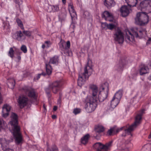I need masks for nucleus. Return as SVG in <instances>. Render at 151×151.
<instances>
[{
  "label": "nucleus",
  "instance_id": "nucleus-1",
  "mask_svg": "<svg viewBox=\"0 0 151 151\" xmlns=\"http://www.w3.org/2000/svg\"><path fill=\"white\" fill-rule=\"evenodd\" d=\"M89 88L92 91V96H88L86 99L85 108L88 113L93 111L97 106L96 102L97 101V95L98 92L97 86L94 85H91Z\"/></svg>",
  "mask_w": 151,
  "mask_h": 151
},
{
  "label": "nucleus",
  "instance_id": "nucleus-2",
  "mask_svg": "<svg viewBox=\"0 0 151 151\" xmlns=\"http://www.w3.org/2000/svg\"><path fill=\"white\" fill-rule=\"evenodd\" d=\"M12 120L10 122L12 126V133L13 135L15 142L17 145L22 144L23 139L21 134L20 128L18 125L17 115L14 113H12L11 115Z\"/></svg>",
  "mask_w": 151,
  "mask_h": 151
},
{
  "label": "nucleus",
  "instance_id": "nucleus-3",
  "mask_svg": "<svg viewBox=\"0 0 151 151\" xmlns=\"http://www.w3.org/2000/svg\"><path fill=\"white\" fill-rule=\"evenodd\" d=\"M89 55H88V65L85 67L84 69V72L83 73L79 75L78 78V84L79 86L81 87L84 84L86 79H88L89 76L92 73V69L91 67L88 65V63L91 62V60L89 58Z\"/></svg>",
  "mask_w": 151,
  "mask_h": 151
},
{
  "label": "nucleus",
  "instance_id": "nucleus-4",
  "mask_svg": "<svg viewBox=\"0 0 151 151\" xmlns=\"http://www.w3.org/2000/svg\"><path fill=\"white\" fill-rule=\"evenodd\" d=\"M127 3L128 6H122L120 10L121 15L122 17H125L128 15L130 11H131V8L136 6L138 0H125Z\"/></svg>",
  "mask_w": 151,
  "mask_h": 151
},
{
  "label": "nucleus",
  "instance_id": "nucleus-5",
  "mask_svg": "<svg viewBox=\"0 0 151 151\" xmlns=\"http://www.w3.org/2000/svg\"><path fill=\"white\" fill-rule=\"evenodd\" d=\"M149 16L145 12H139L136 15L135 18V23L140 26H144L147 24L149 21Z\"/></svg>",
  "mask_w": 151,
  "mask_h": 151
},
{
  "label": "nucleus",
  "instance_id": "nucleus-6",
  "mask_svg": "<svg viewBox=\"0 0 151 151\" xmlns=\"http://www.w3.org/2000/svg\"><path fill=\"white\" fill-rule=\"evenodd\" d=\"M145 110L142 109L139 113L137 114L135 118V121L134 123L130 126L128 129L125 130V132L126 134H131V132L133 131L137 126L138 125L142 119V116L144 113Z\"/></svg>",
  "mask_w": 151,
  "mask_h": 151
},
{
  "label": "nucleus",
  "instance_id": "nucleus-7",
  "mask_svg": "<svg viewBox=\"0 0 151 151\" xmlns=\"http://www.w3.org/2000/svg\"><path fill=\"white\" fill-rule=\"evenodd\" d=\"M113 141H111L104 145L100 142H96L93 145L94 149L97 151H108L112 146Z\"/></svg>",
  "mask_w": 151,
  "mask_h": 151
},
{
  "label": "nucleus",
  "instance_id": "nucleus-8",
  "mask_svg": "<svg viewBox=\"0 0 151 151\" xmlns=\"http://www.w3.org/2000/svg\"><path fill=\"white\" fill-rule=\"evenodd\" d=\"M113 37L115 41L119 44H122L124 41V36L123 33L119 28H115L113 33Z\"/></svg>",
  "mask_w": 151,
  "mask_h": 151
},
{
  "label": "nucleus",
  "instance_id": "nucleus-9",
  "mask_svg": "<svg viewBox=\"0 0 151 151\" xmlns=\"http://www.w3.org/2000/svg\"><path fill=\"white\" fill-rule=\"evenodd\" d=\"M139 9L142 11H148L151 12V1L148 0H144L141 1L138 6Z\"/></svg>",
  "mask_w": 151,
  "mask_h": 151
},
{
  "label": "nucleus",
  "instance_id": "nucleus-10",
  "mask_svg": "<svg viewBox=\"0 0 151 151\" xmlns=\"http://www.w3.org/2000/svg\"><path fill=\"white\" fill-rule=\"evenodd\" d=\"M132 31H128L129 34L133 37H138L139 36H142L143 35V32L145 31L144 29L142 28H138L137 27H134L131 29Z\"/></svg>",
  "mask_w": 151,
  "mask_h": 151
},
{
  "label": "nucleus",
  "instance_id": "nucleus-11",
  "mask_svg": "<svg viewBox=\"0 0 151 151\" xmlns=\"http://www.w3.org/2000/svg\"><path fill=\"white\" fill-rule=\"evenodd\" d=\"M59 45L60 49L63 52L64 54H68L69 53V49L70 46V41H67L66 44L65 42L64 41H61L58 44Z\"/></svg>",
  "mask_w": 151,
  "mask_h": 151
},
{
  "label": "nucleus",
  "instance_id": "nucleus-12",
  "mask_svg": "<svg viewBox=\"0 0 151 151\" xmlns=\"http://www.w3.org/2000/svg\"><path fill=\"white\" fill-rule=\"evenodd\" d=\"M105 85L107 87V91H101L98 95V99L100 102H102L105 100L107 97L108 91H109V84L107 83H105Z\"/></svg>",
  "mask_w": 151,
  "mask_h": 151
},
{
  "label": "nucleus",
  "instance_id": "nucleus-13",
  "mask_svg": "<svg viewBox=\"0 0 151 151\" xmlns=\"http://www.w3.org/2000/svg\"><path fill=\"white\" fill-rule=\"evenodd\" d=\"M51 90L54 93L56 94L61 87L60 82L56 81L50 84Z\"/></svg>",
  "mask_w": 151,
  "mask_h": 151
},
{
  "label": "nucleus",
  "instance_id": "nucleus-14",
  "mask_svg": "<svg viewBox=\"0 0 151 151\" xmlns=\"http://www.w3.org/2000/svg\"><path fill=\"white\" fill-rule=\"evenodd\" d=\"M28 100V99L27 97L23 96H20L18 101L20 108H22L26 106Z\"/></svg>",
  "mask_w": 151,
  "mask_h": 151
},
{
  "label": "nucleus",
  "instance_id": "nucleus-15",
  "mask_svg": "<svg viewBox=\"0 0 151 151\" xmlns=\"http://www.w3.org/2000/svg\"><path fill=\"white\" fill-rule=\"evenodd\" d=\"M101 17L106 21L109 22L113 21L114 18L112 14L108 11H105L102 14Z\"/></svg>",
  "mask_w": 151,
  "mask_h": 151
},
{
  "label": "nucleus",
  "instance_id": "nucleus-16",
  "mask_svg": "<svg viewBox=\"0 0 151 151\" xmlns=\"http://www.w3.org/2000/svg\"><path fill=\"white\" fill-rule=\"evenodd\" d=\"M13 37L15 39L17 40L18 41H22L25 38V36L23 35L21 31H17L13 35Z\"/></svg>",
  "mask_w": 151,
  "mask_h": 151
},
{
  "label": "nucleus",
  "instance_id": "nucleus-17",
  "mask_svg": "<svg viewBox=\"0 0 151 151\" xmlns=\"http://www.w3.org/2000/svg\"><path fill=\"white\" fill-rule=\"evenodd\" d=\"M11 109V106L9 105H4L2 107V116L3 117H6L9 114V112Z\"/></svg>",
  "mask_w": 151,
  "mask_h": 151
},
{
  "label": "nucleus",
  "instance_id": "nucleus-18",
  "mask_svg": "<svg viewBox=\"0 0 151 151\" xmlns=\"http://www.w3.org/2000/svg\"><path fill=\"white\" fill-rule=\"evenodd\" d=\"M23 89L26 93L28 94L29 97L35 99H36V96L34 90H30L29 88L27 87H24Z\"/></svg>",
  "mask_w": 151,
  "mask_h": 151
},
{
  "label": "nucleus",
  "instance_id": "nucleus-19",
  "mask_svg": "<svg viewBox=\"0 0 151 151\" xmlns=\"http://www.w3.org/2000/svg\"><path fill=\"white\" fill-rule=\"evenodd\" d=\"M126 63V61L124 59L120 60L118 64L116 66V69L118 71H122L123 70L124 66Z\"/></svg>",
  "mask_w": 151,
  "mask_h": 151
},
{
  "label": "nucleus",
  "instance_id": "nucleus-20",
  "mask_svg": "<svg viewBox=\"0 0 151 151\" xmlns=\"http://www.w3.org/2000/svg\"><path fill=\"white\" fill-rule=\"evenodd\" d=\"M104 5L108 9H110L115 4L114 0H104Z\"/></svg>",
  "mask_w": 151,
  "mask_h": 151
},
{
  "label": "nucleus",
  "instance_id": "nucleus-21",
  "mask_svg": "<svg viewBox=\"0 0 151 151\" xmlns=\"http://www.w3.org/2000/svg\"><path fill=\"white\" fill-rule=\"evenodd\" d=\"M58 60L59 57L55 55L50 59L48 63L50 65L52 64L57 65L58 63Z\"/></svg>",
  "mask_w": 151,
  "mask_h": 151
},
{
  "label": "nucleus",
  "instance_id": "nucleus-22",
  "mask_svg": "<svg viewBox=\"0 0 151 151\" xmlns=\"http://www.w3.org/2000/svg\"><path fill=\"white\" fill-rule=\"evenodd\" d=\"M7 83L9 88L11 89L14 88L15 85V81L13 79H9Z\"/></svg>",
  "mask_w": 151,
  "mask_h": 151
},
{
  "label": "nucleus",
  "instance_id": "nucleus-23",
  "mask_svg": "<svg viewBox=\"0 0 151 151\" xmlns=\"http://www.w3.org/2000/svg\"><path fill=\"white\" fill-rule=\"evenodd\" d=\"M122 89H120L115 93L113 98L120 101L122 95Z\"/></svg>",
  "mask_w": 151,
  "mask_h": 151
},
{
  "label": "nucleus",
  "instance_id": "nucleus-24",
  "mask_svg": "<svg viewBox=\"0 0 151 151\" xmlns=\"http://www.w3.org/2000/svg\"><path fill=\"white\" fill-rule=\"evenodd\" d=\"M119 102V100L113 97L111 101V107L112 108H115L118 105Z\"/></svg>",
  "mask_w": 151,
  "mask_h": 151
},
{
  "label": "nucleus",
  "instance_id": "nucleus-25",
  "mask_svg": "<svg viewBox=\"0 0 151 151\" xmlns=\"http://www.w3.org/2000/svg\"><path fill=\"white\" fill-rule=\"evenodd\" d=\"M46 69L47 74L50 75L52 73V66L49 63H45Z\"/></svg>",
  "mask_w": 151,
  "mask_h": 151
},
{
  "label": "nucleus",
  "instance_id": "nucleus-26",
  "mask_svg": "<svg viewBox=\"0 0 151 151\" xmlns=\"http://www.w3.org/2000/svg\"><path fill=\"white\" fill-rule=\"evenodd\" d=\"M149 69L147 67L144 66L141 68L140 70V75H142L148 73L149 71Z\"/></svg>",
  "mask_w": 151,
  "mask_h": 151
},
{
  "label": "nucleus",
  "instance_id": "nucleus-27",
  "mask_svg": "<svg viewBox=\"0 0 151 151\" xmlns=\"http://www.w3.org/2000/svg\"><path fill=\"white\" fill-rule=\"evenodd\" d=\"M131 139H129L127 140L125 142V145L126 146V148L124 149V150L128 151V149L132 146V144L131 142Z\"/></svg>",
  "mask_w": 151,
  "mask_h": 151
},
{
  "label": "nucleus",
  "instance_id": "nucleus-28",
  "mask_svg": "<svg viewBox=\"0 0 151 151\" xmlns=\"http://www.w3.org/2000/svg\"><path fill=\"white\" fill-rule=\"evenodd\" d=\"M89 135L87 134L81 139V142L84 145L86 144L88 142Z\"/></svg>",
  "mask_w": 151,
  "mask_h": 151
},
{
  "label": "nucleus",
  "instance_id": "nucleus-29",
  "mask_svg": "<svg viewBox=\"0 0 151 151\" xmlns=\"http://www.w3.org/2000/svg\"><path fill=\"white\" fill-rule=\"evenodd\" d=\"M116 130V132H118L120 130L119 129H116L115 127L111 128L108 131L107 134H108L109 135H111L112 133L115 132Z\"/></svg>",
  "mask_w": 151,
  "mask_h": 151
},
{
  "label": "nucleus",
  "instance_id": "nucleus-30",
  "mask_svg": "<svg viewBox=\"0 0 151 151\" xmlns=\"http://www.w3.org/2000/svg\"><path fill=\"white\" fill-rule=\"evenodd\" d=\"M7 126L6 122L2 119L0 118V131L1 129L5 128Z\"/></svg>",
  "mask_w": 151,
  "mask_h": 151
},
{
  "label": "nucleus",
  "instance_id": "nucleus-31",
  "mask_svg": "<svg viewBox=\"0 0 151 151\" xmlns=\"http://www.w3.org/2000/svg\"><path fill=\"white\" fill-rule=\"evenodd\" d=\"M47 151H58V150L56 146L55 145H53L50 148L48 146L47 149Z\"/></svg>",
  "mask_w": 151,
  "mask_h": 151
},
{
  "label": "nucleus",
  "instance_id": "nucleus-32",
  "mask_svg": "<svg viewBox=\"0 0 151 151\" xmlns=\"http://www.w3.org/2000/svg\"><path fill=\"white\" fill-rule=\"evenodd\" d=\"M68 9L72 19L73 20V17H74L75 15H76V12L74 9H70V8Z\"/></svg>",
  "mask_w": 151,
  "mask_h": 151
},
{
  "label": "nucleus",
  "instance_id": "nucleus-33",
  "mask_svg": "<svg viewBox=\"0 0 151 151\" xmlns=\"http://www.w3.org/2000/svg\"><path fill=\"white\" fill-rule=\"evenodd\" d=\"M51 90V88L50 86V84H49L48 86L45 88V92L49 97H50L51 96L50 94Z\"/></svg>",
  "mask_w": 151,
  "mask_h": 151
},
{
  "label": "nucleus",
  "instance_id": "nucleus-34",
  "mask_svg": "<svg viewBox=\"0 0 151 151\" xmlns=\"http://www.w3.org/2000/svg\"><path fill=\"white\" fill-rule=\"evenodd\" d=\"M83 17L87 19H89L91 17L89 12L87 11H85L84 12Z\"/></svg>",
  "mask_w": 151,
  "mask_h": 151
},
{
  "label": "nucleus",
  "instance_id": "nucleus-35",
  "mask_svg": "<svg viewBox=\"0 0 151 151\" xmlns=\"http://www.w3.org/2000/svg\"><path fill=\"white\" fill-rule=\"evenodd\" d=\"M10 28L11 27L9 23H6L4 24L3 27V29H6L7 31L9 32Z\"/></svg>",
  "mask_w": 151,
  "mask_h": 151
},
{
  "label": "nucleus",
  "instance_id": "nucleus-36",
  "mask_svg": "<svg viewBox=\"0 0 151 151\" xmlns=\"http://www.w3.org/2000/svg\"><path fill=\"white\" fill-rule=\"evenodd\" d=\"M95 133L94 135V136L95 137V138L97 139H99L101 136V135L100 134V133H101L99 132L96 130L95 131Z\"/></svg>",
  "mask_w": 151,
  "mask_h": 151
},
{
  "label": "nucleus",
  "instance_id": "nucleus-37",
  "mask_svg": "<svg viewBox=\"0 0 151 151\" xmlns=\"http://www.w3.org/2000/svg\"><path fill=\"white\" fill-rule=\"evenodd\" d=\"M51 7L52 10L54 12H57L59 10L58 5H52Z\"/></svg>",
  "mask_w": 151,
  "mask_h": 151
},
{
  "label": "nucleus",
  "instance_id": "nucleus-38",
  "mask_svg": "<svg viewBox=\"0 0 151 151\" xmlns=\"http://www.w3.org/2000/svg\"><path fill=\"white\" fill-rule=\"evenodd\" d=\"M23 32L27 36L29 37L31 36L32 32L29 31H25L24 30Z\"/></svg>",
  "mask_w": 151,
  "mask_h": 151
},
{
  "label": "nucleus",
  "instance_id": "nucleus-39",
  "mask_svg": "<svg viewBox=\"0 0 151 151\" xmlns=\"http://www.w3.org/2000/svg\"><path fill=\"white\" fill-rule=\"evenodd\" d=\"M21 50L24 53H27V48L24 45H22L20 48Z\"/></svg>",
  "mask_w": 151,
  "mask_h": 151
},
{
  "label": "nucleus",
  "instance_id": "nucleus-40",
  "mask_svg": "<svg viewBox=\"0 0 151 151\" xmlns=\"http://www.w3.org/2000/svg\"><path fill=\"white\" fill-rule=\"evenodd\" d=\"M14 51L12 48L11 47L10 48L9 50V56L12 58H13L14 56Z\"/></svg>",
  "mask_w": 151,
  "mask_h": 151
},
{
  "label": "nucleus",
  "instance_id": "nucleus-41",
  "mask_svg": "<svg viewBox=\"0 0 151 151\" xmlns=\"http://www.w3.org/2000/svg\"><path fill=\"white\" fill-rule=\"evenodd\" d=\"M116 27L115 25L111 24H108V26H107V29H109L110 30H112L114 28H115V27Z\"/></svg>",
  "mask_w": 151,
  "mask_h": 151
},
{
  "label": "nucleus",
  "instance_id": "nucleus-42",
  "mask_svg": "<svg viewBox=\"0 0 151 151\" xmlns=\"http://www.w3.org/2000/svg\"><path fill=\"white\" fill-rule=\"evenodd\" d=\"M14 2L16 4H18L19 9H20V5L22 4V0H14Z\"/></svg>",
  "mask_w": 151,
  "mask_h": 151
},
{
  "label": "nucleus",
  "instance_id": "nucleus-43",
  "mask_svg": "<svg viewBox=\"0 0 151 151\" xmlns=\"http://www.w3.org/2000/svg\"><path fill=\"white\" fill-rule=\"evenodd\" d=\"M42 75H43V76H45L46 75V74L43 72L40 74H39L37 76H36V77H35L34 79V80H35L36 79L37 80H38L40 78V76Z\"/></svg>",
  "mask_w": 151,
  "mask_h": 151
},
{
  "label": "nucleus",
  "instance_id": "nucleus-44",
  "mask_svg": "<svg viewBox=\"0 0 151 151\" xmlns=\"http://www.w3.org/2000/svg\"><path fill=\"white\" fill-rule=\"evenodd\" d=\"M81 109L79 108H76L73 111V113L75 114L76 115L81 112Z\"/></svg>",
  "mask_w": 151,
  "mask_h": 151
},
{
  "label": "nucleus",
  "instance_id": "nucleus-45",
  "mask_svg": "<svg viewBox=\"0 0 151 151\" xmlns=\"http://www.w3.org/2000/svg\"><path fill=\"white\" fill-rule=\"evenodd\" d=\"M96 130L99 132L101 133L104 131V129L103 127L100 126L98 127V129Z\"/></svg>",
  "mask_w": 151,
  "mask_h": 151
},
{
  "label": "nucleus",
  "instance_id": "nucleus-46",
  "mask_svg": "<svg viewBox=\"0 0 151 151\" xmlns=\"http://www.w3.org/2000/svg\"><path fill=\"white\" fill-rule=\"evenodd\" d=\"M108 24L106 23H103L101 24V27L102 29H107Z\"/></svg>",
  "mask_w": 151,
  "mask_h": 151
},
{
  "label": "nucleus",
  "instance_id": "nucleus-47",
  "mask_svg": "<svg viewBox=\"0 0 151 151\" xmlns=\"http://www.w3.org/2000/svg\"><path fill=\"white\" fill-rule=\"evenodd\" d=\"M106 83H107L108 84H109V83L107 82H105L104 83H103L102 84V89L103 90L104 89H105L106 90V91H107V88H106L107 87L105 85V84Z\"/></svg>",
  "mask_w": 151,
  "mask_h": 151
},
{
  "label": "nucleus",
  "instance_id": "nucleus-48",
  "mask_svg": "<svg viewBox=\"0 0 151 151\" xmlns=\"http://www.w3.org/2000/svg\"><path fill=\"white\" fill-rule=\"evenodd\" d=\"M17 22L19 25L20 27H21L23 25V24L21 21L19 19L17 20Z\"/></svg>",
  "mask_w": 151,
  "mask_h": 151
},
{
  "label": "nucleus",
  "instance_id": "nucleus-49",
  "mask_svg": "<svg viewBox=\"0 0 151 151\" xmlns=\"http://www.w3.org/2000/svg\"><path fill=\"white\" fill-rule=\"evenodd\" d=\"M1 88L0 87V104H2L3 102V97L1 92Z\"/></svg>",
  "mask_w": 151,
  "mask_h": 151
},
{
  "label": "nucleus",
  "instance_id": "nucleus-50",
  "mask_svg": "<svg viewBox=\"0 0 151 151\" xmlns=\"http://www.w3.org/2000/svg\"><path fill=\"white\" fill-rule=\"evenodd\" d=\"M72 21L73 20H72ZM76 23V22H73V21H72V22L71 25L72 26L73 28V29H74L75 28V25Z\"/></svg>",
  "mask_w": 151,
  "mask_h": 151
},
{
  "label": "nucleus",
  "instance_id": "nucleus-51",
  "mask_svg": "<svg viewBox=\"0 0 151 151\" xmlns=\"http://www.w3.org/2000/svg\"><path fill=\"white\" fill-rule=\"evenodd\" d=\"M50 41H46L45 42V43L47 44L48 45H47V46L48 47H49V46L48 45H50Z\"/></svg>",
  "mask_w": 151,
  "mask_h": 151
},
{
  "label": "nucleus",
  "instance_id": "nucleus-52",
  "mask_svg": "<svg viewBox=\"0 0 151 151\" xmlns=\"http://www.w3.org/2000/svg\"><path fill=\"white\" fill-rule=\"evenodd\" d=\"M68 6H69L68 8H70H70H71L70 9H74V6L73 5L70 4V5H69Z\"/></svg>",
  "mask_w": 151,
  "mask_h": 151
},
{
  "label": "nucleus",
  "instance_id": "nucleus-53",
  "mask_svg": "<svg viewBox=\"0 0 151 151\" xmlns=\"http://www.w3.org/2000/svg\"><path fill=\"white\" fill-rule=\"evenodd\" d=\"M4 151H14V150L12 149H11L9 148L6 149Z\"/></svg>",
  "mask_w": 151,
  "mask_h": 151
},
{
  "label": "nucleus",
  "instance_id": "nucleus-54",
  "mask_svg": "<svg viewBox=\"0 0 151 151\" xmlns=\"http://www.w3.org/2000/svg\"><path fill=\"white\" fill-rule=\"evenodd\" d=\"M58 107L56 106H54L53 108V110L54 111H55L57 109Z\"/></svg>",
  "mask_w": 151,
  "mask_h": 151
},
{
  "label": "nucleus",
  "instance_id": "nucleus-55",
  "mask_svg": "<svg viewBox=\"0 0 151 151\" xmlns=\"http://www.w3.org/2000/svg\"><path fill=\"white\" fill-rule=\"evenodd\" d=\"M52 119H55L57 118V116L56 115H52Z\"/></svg>",
  "mask_w": 151,
  "mask_h": 151
},
{
  "label": "nucleus",
  "instance_id": "nucleus-56",
  "mask_svg": "<svg viewBox=\"0 0 151 151\" xmlns=\"http://www.w3.org/2000/svg\"><path fill=\"white\" fill-rule=\"evenodd\" d=\"M62 1L64 4H65L66 2V0H62Z\"/></svg>",
  "mask_w": 151,
  "mask_h": 151
},
{
  "label": "nucleus",
  "instance_id": "nucleus-57",
  "mask_svg": "<svg viewBox=\"0 0 151 151\" xmlns=\"http://www.w3.org/2000/svg\"><path fill=\"white\" fill-rule=\"evenodd\" d=\"M148 78L150 80H151V74L148 77Z\"/></svg>",
  "mask_w": 151,
  "mask_h": 151
},
{
  "label": "nucleus",
  "instance_id": "nucleus-58",
  "mask_svg": "<svg viewBox=\"0 0 151 151\" xmlns=\"http://www.w3.org/2000/svg\"><path fill=\"white\" fill-rule=\"evenodd\" d=\"M45 45L43 44L42 45V47L43 49L45 48Z\"/></svg>",
  "mask_w": 151,
  "mask_h": 151
},
{
  "label": "nucleus",
  "instance_id": "nucleus-59",
  "mask_svg": "<svg viewBox=\"0 0 151 151\" xmlns=\"http://www.w3.org/2000/svg\"><path fill=\"white\" fill-rule=\"evenodd\" d=\"M148 138L149 139H150L151 138V132L150 135H149Z\"/></svg>",
  "mask_w": 151,
  "mask_h": 151
},
{
  "label": "nucleus",
  "instance_id": "nucleus-60",
  "mask_svg": "<svg viewBox=\"0 0 151 151\" xmlns=\"http://www.w3.org/2000/svg\"><path fill=\"white\" fill-rule=\"evenodd\" d=\"M17 59L19 60H20L21 59V57L20 56H18L17 57Z\"/></svg>",
  "mask_w": 151,
  "mask_h": 151
},
{
  "label": "nucleus",
  "instance_id": "nucleus-61",
  "mask_svg": "<svg viewBox=\"0 0 151 151\" xmlns=\"http://www.w3.org/2000/svg\"><path fill=\"white\" fill-rule=\"evenodd\" d=\"M148 41H149V42H150V43H151V38H149L148 40Z\"/></svg>",
  "mask_w": 151,
  "mask_h": 151
},
{
  "label": "nucleus",
  "instance_id": "nucleus-62",
  "mask_svg": "<svg viewBox=\"0 0 151 151\" xmlns=\"http://www.w3.org/2000/svg\"><path fill=\"white\" fill-rule=\"evenodd\" d=\"M43 106L44 108L46 110V107H45V105L44 104L43 105Z\"/></svg>",
  "mask_w": 151,
  "mask_h": 151
},
{
  "label": "nucleus",
  "instance_id": "nucleus-63",
  "mask_svg": "<svg viewBox=\"0 0 151 151\" xmlns=\"http://www.w3.org/2000/svg\"><path fill=\"white\" fill-rule=\"evenodd\" d=\"M123 127L121 128L120 129V130H122V129H123Z\"/></svg>",
  "mask_w": 151,
  "mask_h": 151
},
{
  "label": "nucleus",
  "instance_id": "nucleus-64",
  "mask_svg": "<svg viewBox=\"0 0 151 151\" xmlns=\"http://www.w3.org/2000/svg\"><path fill=\"white\" fill-rule=\"evenodd\" d=\"M149 146H150L149 147H150V148H151V145H150Z\"/></svg>",
  "mask_w": 151,
  "mask_h": 151
}]
</instances>
